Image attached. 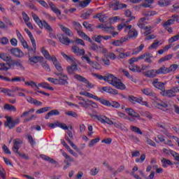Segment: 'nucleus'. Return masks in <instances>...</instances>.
<instances>
[{
    "label": "nucleus",
    "instance_id": "obj_1",
    "mask_svg": "<svg viewBox=\"0 0 179 179\" xmlns=\"http://www.w3.org/2000/svg\"><path fill=\"white\" fill-rule=\"evenodd\" d=\"M95 76H96L99 80H105V82H108L109 85H112V86H114L116 89H120V90H124L125 89V85L121 82V80L118 79L113 74L108 73L105 76L96 74Z\"/></svg>",
    "mask_w": 179,
    "mask_h": 179
},
{
    "label": "nucleus",
    "instance_id": "obj_2",
    "mask_svg": "<svg viewBox=\"0 0 179 179\" xmlns=\"http://www.w3.org/2000/svg\"><path fill=\"white\" fill-rule=\"evenodd\" d=\"M80 96H85V97H88L89 99H93L94 100H96V101L100 102L101 104H103V106H106L107 107H111L110 101H107L103 98H99V96L96 95H93V94H91L86 91H83V92H80Z\"/></svg>",
    "mask_w": 179,
    "mask_h": 179
},
{
    "label": "nucleus",
    "instance_id": "obj_3",
    "mask_svg": "<svg viewBox=\"0 0 179 179\" xmlns=\"http://www.w3.org/2000/svg\"><path fill=\"white\" fill-rule=\"evenodd\" d=\"M32 17L36 23L38 24V26L40 27V29L44 28L48 30V31H52V28L48 23L45 22V20L41 21V20H40V17H38V16L35 13H32Z\"/></svg>",
    "mask_w": 179,
    "mask_h": 179
},
{
    "label": "nucleus",
    "instance_id": "obj_4",
    "mask_svg": "<svg viewBox=\"0 0 179 179\" xmlns=\"http://www.w3.org/2000/svg\"><path fill=\"white\" fill-rule=\"evenodd\" d=\"M73 24L74 26V29L76 30L80 37L83 38V40L89 41V43H92V38H90V37H89L85 32L82 31V25L80 24V23L74 22Z\"/></svg>",
    "mask_w": 179,
    "mask_h": 179
},
{
    "label": "nucleus",
    "instance_id": "obj_5",
    "mask_svg": "<svg viewBox=\"0 0 179 179\" xmlns=\"http://www.w3.org/2000/svg\"><path fill=\"white\" fill-rule=\"evenodd\" d=\"M5 118L6 121L4 122V127L9 128V129H13V128L20 122L19 117H16L14 120L12 117L10 116H6Z\"/></svg>",
    "mask_w": 179,
    "mask_h": 179
},
{
    "label": "nucleus",
    "instance_id": "obj_6",
    "mask_svg": "<svg viewBox=\"0 0 179 179\" xmlns=\"http://www.w3.org/2000/svg\"><path fill=\"white\" fill-rule=\"evenodd\" d=\"M156 101H154L153 104L155 107L157 108H159V110H162V111H167L170 108V105H169V103L167 101H164L160 99H155Z\"/></svg>",
    "mask_w": 179,
    "mask_h": 179
},
{
    "label": "nucleus",
    "instance_id": "obj_7",
    "mask_svg": "<svg viewBox=\"0 0 179 179\" xmlns=\"http://www.w3.org/2000/svg\"><path fill=\"white\" fill-rule=\"evenodd\" d=\"M24 31L27 33V34H28V36L31 40L32 47H33V48L29 49V52L31 54H36V50H37V45L36 44V39H34V36H33V34H31L30 30H29V29L25 28Z\"/></svg>",
    "mask_w": 179,
    "mask_h": 179
},
{
    "label": "nucleus",
    "instance_id": "obj_8",
    "mask_svg": "<svg viewBox=\"0 0 179 179\" xmlns=\"http://www.w3.org/2000/svg\"><path fill=\"white\" fill-rule=\"evenodd\" d=\"M176 22H178V15L173 14L171 17V18L166 20L163 24L164 29H167V27H170L172 24H174Z\"/></svg>",
    "mask_w": 179,
    "mask_h": 179
},
{
    "label": "nucleus",
    "instance_id": "obj_9",
    "mask_svg": "<svg viewBox=\"0 0 179 179\" xmlns=\"http://www.w3.org/2000/svg\"><path fill=\"white\" fill-rule=\"evenodd\" d=\"M55 75H57V76L59 78L58 79V83L59 85H68V80H69V78L68 76L65 75L63 73H55Z\"/></svg>",
    "mask_w": 179,
    "mask_h": 179
},
{
    "label": "nucleus",
    "instance_id": "obj_10",
    "mask_svg": "<svg viewBox=\"0 0 179 179\" xmlns=\"http://www.w3.org/2000/svg\"><path fill=\"white\" fill-rule=\"evenodd\" d=\"M128 36L129 38H135L136 37H138V31L136 29L132 28V25H128L126 27V29H124V31H128Z\"/></svg>",
    "mask_w": 179,
    "mask_h": 179
},
{
    "label": "nucleus",
    "instance_id": "obj_11",
    "mask_svg": "<svg viewBox=\"0 0 179 179\" xmlns=\"http://www.w3.org/2000/svg\"><path fill=\"white\" fill-rule=\"evenodd\" d=\"M23 144V141H22L20 138H15L13 141V151L14 153H19V149H20V147Z\"/></svg>",
    "mask_w": 179,
    "mask_h": 179
},
{
    "label": "nucleus",
    "instance_id": "obj_12",
    "mask_svg": "<svg viewBox=\"0 0 179 179\" xmlns=\"http://www.w3.org/2000/svg\"><path fill=\"white\" fill-rule=\"evenodd\" d=\"M57 38L62 44H64V45H69L71 44V41L69 38L66 36L64 34H57Z\"/></svg>",
    "mask_w": 179,
    "mask_h": 179
},
{
    "label": "nucleus",
    "instance_id": "obj_13",
    "mask_svg": "<svg viewBox=\"0 0 179 179\" xmlns=\"http://www.w3.org/2000/svg\"><path fill=\"white\" fill-rule=\"evenodd\" d=\"M164 85L165 84L164 83L159 82L157 79H155L152 82V85L154 86V87H156V89H159V90H161L163 92H166V87H164Z\"/></svg>",
    "mask_w": 179,
    "mask_h": 179
},
{
    "label": "nucleus",
    "instance_id": "obj_14",
    "mask_svg": "<svg viewBox=\"0 0 179 179\" xmlns=\"http://www.w3.org/2000/svg\"><path fill=\"white\" fill-rule=\"evenodd\" d=\"M29 62H31V64H38V62L41 64V62H43V61H44V57L41 56L31 57L29 55Z\"/></svg>",
    "mask_w": 179,
    "mask_h": 179
},
{
    "label": "nucleus",
    "instance_id": "obj_15",
    "mask_svg": "<svg viewBox=\"0 0 179 179\" xmlns=\"http://www.w3.org/2000/svg\"><path fill=\"white\" fill-rule=\"evenodd\" d=\"M141 92L145 96H150V97H154V99H157L156 93L152 90L150 88H144L141 90Z\"/></svg>",
    "mask_w": 179,
    "mask_h": 179
},
{
    "label": "nucleus",
    "instance_id": "obj_16",
    "mask_svg": "<svg viewBox=\"0 0 179 179\" xmlns=\"http://www.w3.org/2000/svg\"><path fill=\"white\" fill-rule=\"evenodd\" d=\"M71 51L72 52L76 54V55H78L79 57L84 55L86 52V51H85L84 49H80L79 47L76 45L72 46Z\"/></svg>",
    "mask_w": 179,
    "mask_h": 179
},
{
    "label": "nucleus",
    "instance_id": "obj_17",
    "mask_svg": "<svg viewBox=\"0 0 179 179\" xmlns=\"http://www.w3.org/2000/svg\"><path fill=\"white\" fill-rule=\"evenodd\" d=\"M10 52L12 55H13L14 57H17V58H20L23 57V55H24V53H23L22 50H20V49L17 48H13L10 49Z\"/></svg>",
    "mask_w": 179,
    "mask_h": 179
},
{
    "label": "nucleus",
    "instance_id": "obj_18",
    "mask_svg": "<svg viewBox=\"0 0 179 179\" xmlns=\"http://www.w3.org/2000/svg\"><path fill=\"white\" fill-rule=\"evenodd\" d=\"M26 100L28 103H30V104H34V106H43V103L36 99H34L31 96H27L26 98Z\"/></svg>",
    "mask_w": 179,
    "mask_h": 179
},
{
    "label": "nucleus",
    "instance_id": "obj_19",
    "mask_svg": "<svg viewBox=\"0 0 179 179\" xmlns=\"http://www.w3.org/2000/svg\"><path fill=\"white\" fill-rule=\"evenodd\" d=\"M125 111L130 117H133L134 118H141V115L132 108H126Z\"/></svg>",
    "mask_w": 179,
    "mask_h": 179
},
{
    "label": "nucleus",
    "instance_id": "obj_20",
    "mask_svg": "<svg viewBox=\"0 0 179 179\" xmlns=\"http://www.w3.org/2000/svg\"><path fill=\"white\" fill-rule=\"evenodd\" d=\"M52 62L55 65L57 71H58L59 72H62L63 71L62 66H61V64L58 62L57 57H55V56L54 55L52 56Z\"/></svg>",
    "mask_w": 179,
    "mask_h": 179
},
{
    "label": "nucleus",
    "instance_id": "obj_21",
    "mask_svg": "<svg viewBox=\"0 0 179 179\" xmlns=\"http://www.w3.org/2000/svg\"><path fill=\"white\" fill-rule=\"evenodd\" d=\"M41 159H43V160H45V162H48L49 163H51L52 164H55L57 166L58 164V162L55 161L54 159L45 155H40Z\"/></svg>",
    "mask_w": 179,
    "mask_h": 179
},
{
    "label": "nucleus",
    "instance_id": "obj_22",
    "mask_svg": "<svg viewBox=\"0 0 179 179\" xmlns=\"http://www.w3.org/2000/svg\"><path fill=\"white\" fill-rule=\"evenodd\" d=\"M145 76H146V78H156V76H157V69H151L145 71Z\"/></svg>",
    "mask_w": 179,
    "mask_h": 179
},
{
    "label": "nucleus",
    "instance_id": "obj_23",
    "mask_svg": "<svg viewBox=\"0 0 179 179\" xmlns=\"http://www.w3.org/2000/svg\"><path fill=\"white\" fill-rule=\"evenodd\" d=\"M90 117L94 120H97V121H99V122H101V124H104V119L106 118L105 115H92L89 114Z\"/></svg>",
    "mask_w": 179,
    "mask_h": 179
},
{
    "label": "nucleus",
    "instance_id": "obj_24",
    "mask_svg": "<svg viewBox=\"0 0 179 179\" xmlns=\"http://www.w3.org/2000/svg\"><path fill=\"white\" fill-rule=\"evenodd\" d=\"M41 52H42V55H43L45 59H48V61H52V57L50 55V52H48L47 50H45V48L43 47L41 49Z\"/></svg>",
    "mask_w": 179,
    "mask_h": 179
},
{
    "label": "nucleus",
    "instance_id": "obj_25",
    "mask_svg": "<svg viewBox=\"0 0 179 179\" xmlns=\"http://www.w3.org/2000/svg\"><path fill=\"white\" fill-rule=\"evenodd\" d=\"M134 19H135V17H131L130 19L127 20L124 23H121L119 25H117V30H119V31H121L122 29H127L128 26V23H129V22H131V20H134Z\"/></svg>",
    "mask_w": 179,
    "mask_h": 179
},
{
    "label": "nucleus",
    "instance_id": "obj_26",
    "mask_svg": "<svg viewBox=\"0 0 179 179\" xmlns=\"http://www.w3.org/2000/svg\"><path fill=\"white\" fill-rule=\"evenodd\" d=\"M76 71H78V65L75 63L67 67V72L69 75H73Z\"/></svg>",
    "mask_w": 179,
    "mask_h": 179
},
{
    "label": "nucleus",
    "instance_id": "obj_27",
    "mask_svg": "<svg viewBox=\"0 0 179 179\" xmlns=\"http://www.w3.org/2000/svg\"><path fill=\"white\" fill-rule=\"evenodd\" d=\"M59 27L61 30L66 34V36H69V37H72L73 36V33H72V31L69 29V28L66 27L64 25H59Z\"/></svg>",
    "mask_w": 179,
    "mask_h": 179
},
{
    "label": "nucleus",
    "instance_id": "obj_28",
    "mask_svg": "<svg viewBox=\"0 0 179 179\" xmlns=\"http://www.w3.org/2000/svg\"><path fill=\"white\" fill-rule=\"evenodd\" d=\"M102 90L106 93H109V94H118V91L111 88L110 87H102Z\"/></svg>",
    "mask_w": 179,
    "mask_h": 179
},
{
    "label": "nucleus",
    "instance_id": "obj_29",
    "mask_svg": "<svg viewBox=\"0 0 179 179\" xmlns=\"http://www.w3.org/2000/svg\"><path fill=\"white\" fill-rule=\"evenodd\" d=\"M164 96L166 97H176V90L175 88L173 87L171 90H168L165 92H164Z\"/></svg>",
    "mask_w": 179,
    "mask_h": 179
},
{
    "label": "nucleus",
    "instance_id": "obj_30",
    "mask_svg": "<svg viewBox=\"0 0 179 179\" xmlns=\"http://www.w3.org/2000/svg\"><path fill=\"white\" fill-rule=\"evenodd\" d=\"M49 5H50L51 10H52V12L54 13H55V15L57 16V17L61 16V10H59L58 8H57V6H55V5L52 3H50Z\"/></svg>",
    "mask_w": 179,
    "mask_h": 179
},
{
    "label": "nucleus",
    "instance_id": "obj_31",
    "mask_svg": "<svg viewBox=\"0 0 179 179\" xmlns=\"http://www.w3.org/2000/svg\"><path fill=\"white\" fill-rule=\"evenodd\" d=\"M157 75H166V73H169V68L165 66H161L159 69H157Z\"/></svg>",
    "mask_w": 179,
    "mask_h": 179
},
{
    "label": "nucleus",
    "instance_id": "obj_32",
    "mask_svg": "<svg viewBox=\"0 0 179 179\" xmlns=\"http://www.w3.org/2000/svg\"><path fill=\"white\" fill-rule=\"evenodd\" d=\"M94 17H96L99 19V22H101L102 23H106V22L108 20L107 16L103 13H99L96 15H94Z\"/></svg>",
    "mask_w": 179,
    "mask_h": 179
},
{
    "label": "nucleus",
    "instance_id": "obj_33",
    "mask_svg": "<svg viewBox=\"0 0 179 179\" xmlns=\"http://www.w3.org/2000/svg\"><path fill=\"white\" fill-rule=\"evenodd\" d=\"M52 115H59V111L57 109L52 110L45 115V120H49V118L52 117Z\"/></svg>",
    "mask_w": 179,
    "mask_h": 179
},
{
    "label": "nucleus",
    "instance_id": "obj_34",
    "mask_svg": "<svg viewBox=\"0 0 179 179\" xmlns=\"http://www.w3.org/2000/svg\"><path fill=\"white\" fill-rule=\"evenodd\" d=\"M3 94H7L9 97H15V90L4 88L3 91H1Z\"/></svg>",
    "mask_w": 179,
    "mask_h": 179
},
{
    "label": "nucleus",
    "instance_id": "obj_35",
    "mask_svg": "<svg viewBox=\"0 0 179 179\" xmlns=\"http://www.w3.org/2000/svg\"><path fill=\"white\" fill-rule=\"evenodd\" d=\"M113 6H115V10H118V9H124L128 6L125 3H120V1H116L115 3H113Z\"/></svg>",
    "mask_w": 179,
    "mask_h": 179
},
{
    "label": "nucleus",
    "instance_id": "obj_36",
    "mask_svg": "<svg viewBox=\"0 0 179 179\" xmlns=\"http://www.w3.org/2000/svg\"><path fill=\"white\" fill-rule=\"evenodd\" d=\"M129 69L132 72H142V70L141 69V66L136 64H130L129 66Z\"/></svg>",
    "mask_w": 179,
    "mask_h": 179
},
{
    "label": "nucleus",
    "instance_id": "obj_37",
    "mask_svg": "<svg viewBox=\"0 0 179 179\" xmlns=\"http://www.w3.org/2000/svg\"><path fill=\"white\" fill-rule=\"evenodd\" d=\"M41 65L44 71H45L46 72H51V68H50V64L47 63V61L44 62V60H42V62H41Z\"/></svg>",
    "mask_w": 179,
    "mask_h": 179
},
{
    "label": "nucleus",
    "instance_id": "obj_38",
    "mask_svg": "<svg viewBox=\"0 0 179 179\" xmlns=\"http://www.w3.org/2000/svg\"><path fill=\"white\" fill-rule=\"evenodd\" d=\"M113 125L115 127V128H117V129H120V131H124V132H127L128 131V129L124 126V124L116 122H114Z\"/></svg>",
    "mask_w": 179,
    "mask_h": 179
},
{
    "label": "nucleus",
    "instance_id": "obj_39",
    "mask_svg": "<svg viewBox=\"0 0 179 179\" xmlns=\"http://www.w3.org/2000/svg\"><path fill=\"white\" fill-rule=\"evenodd\" d=\"M161 162L162 163V167H164V169H167L169 166H171V164H173V163H171V161L166 158H162Z\"/></svg>",
    "mask_w": 179,
    "mask_h": 179
},
{
    "label": "nucleus",
    "instance_id": "obj_40",
    "mask_svg": "<svg viewBox=\"0 0 179 179\" xmlns=\"http://www.w3.org/2000/svg\"><path fill=\"white\" fill-rule=\"evenodd\" d=\"M145 48V44L142 43L133 50L132 55H138Z\"/></svg>",
    "mask_w": 179,
    "mask_h": 179
},
{
    "label": "nucleus",
    "instance_id": "obj_41",
    "mask_svg": "<svg viewBox=\"0 0 179 179\" xmlns=\"http://www.w3.org/2000/svg\"><path fill=\"white\" fill-rule=\"evenodd\" d=\"M161 45L162 43H160V41L155 40V42L148 47V50H157V48H159V46Z\"/></svg>",
    "mask_w": 179,
    "mask_h": 179
},
{
    "label": "nucleus",
    "instance_id": "obj_42",
    "mask_svg": "<svg viewBox=\"0 0 179 179\" xmlns=\"http://www.w3.org/2000/svg\"><path fill=\"white\" fill-rule=\"evenodd\" d=\"M153 29V27L152 26H146L144 27L145 32H143V34L145 37H148L149 34H152V29Z\"/></svg>",
    "mask_w": 179,
    "mask_h": 179
},
{
    "label": "nucleus",
    "instance_id": "obj_43",
    "mask_svg": "<svg viewBox=\"0 0 179 179\" xmlns=\"http://www.w3.org/2000/svg\"><path fill=\"white\" fill-rule=\"evenodd\" d=\"M129 101L133 104H135V103H141V101H142V99H138L134 96H129Z\"/></svg>",
    "mask_w": 179,
    "mask_h": 179
},
{
    "label": "nucleus",
    "instance_id": "obj_44",
    "mask_svg": "<svg viewBox=\"0 0 179 179\" xmlns=\"http://www.w3.org/2000/svg\"><path fill=\"white\" fill-rule=\"evenodd\" d=\"M4 110L6 111H16V107L13 106V105H10L9 103H5L4 104Z\"/></svg>",
    "mask_w": 179,
    "mask_h": 179
},
{
    "label": "nucleus",
    "instance_id": "obj_45",
    "mask_svg": "<svg viewBox=\"0 0 179 179\" xmlns=\"http://www.w3.org/2000/svg\"><path fill=\"white\" fill-rule=\"evenodd\" d=\"M14 92H18V96H20V97H25L26 94H24V92H26L25 89H22V88H19V87H16Z\"/></svg>",
    "mask_w": 179,
    "mask_h": 179
},
{
    "label": "nucleus",
    "instance_id": "obj_46",
    "mask_svg": "<svg viewBox=\"0 0 179 179\" xmlns=\"http://www.w3.org/2000/svg\"><path fill=\"white\" fill-rule=\"evenodd\" d=\"M92 2V0H84L79 2V6L80 8H86V6H89V4Z\"/></svg>",
    "mask_w": 179,
    "mask_h": 179
},
{
    "label": "nucleus",
    "instance_id": "obj_47",
    "mask_svg": "<svg viewBox=\"0 0 179 179\" xmlns=\"http://www.w3.org/2000/svg\"><path fill=\"white\" fill-rule=\"evenodd\" d=\"M171 58H173V55H166L164 57H162L159 61V64H162V62H166V61H170V59H171Z\"/></svg>",
    "mask_w": 179,
    "mask_h": 179
},
{
    "label": "nucleus",
    "instance_id": "obj_48",
    "mask_svg": "<svg viewBox=\"0 0 179 179\" xmlns=\"http://www.w3.org/2000/svg\"><path fill=\"white\" fill-rule=\"evenodd\" d=\"M171 1H170V0H159L158 1V5H159V6H169V5L170 4Z\"/></svg>",
    "mask_w": 179,
    "mask_h": 179
},
{
    "label": "nucleus",
    "instance_id": "obj_49",
    "mask_svg": "<svg viewBox=\"0 0 179 179\" xmlns=\"http://www.w3.org/2000/svg\"><path fill=\"white\" fill-rule=\"evenodd\" d=\"M99 142H100V138H96L95 139H92L90 141V143H88V146L89 148H93V146H94V145H96V143H99Z\"/></svg>",
    "mask_w": 179,
    "mask_h": 179
},
{
    "label": "nucleus",
    "instance_id": "obj_50",
    "mask_svg": "<svg viewBox=\"0 0 179 179\" xmlns=\"http://www.w3.org/2000/svg\"><path fill=\"white\" fill-rule=\"evenodd\" d=\"M56 127H59V128H62V129H65L66 131H68V129H69V128L68 127V126H66V124L65 123H61L59 122H57L55 123Z\"/></svg>",
    "mask_w": 179,
    "mask_h": 179
},
{
    "label": "nucleus",
    "instance_id": "obj_51",
    "mask_svg": "<svg viewBox=\"0 0 179 179\" xmlns=\"http://www.w3.org/2000/svg\"><path fill=\"white\" fill-rule=\"evenodd\" d=\"M92 12L93 11H92V10H90L86 13H83L80 17L82 19H84V20H86V19H89V17H90V15H92Z\"/></svg>",
    "mask_w": 179,
    "mask_h": 179
},
{
    "label": "nucleus",
    "instance_id": "obj_52",
    "mask_svg": "<svg viewBox=\"0 0 179 179\" xmlns=\"http://www.w3.org/2000/svg\"><path fill=\"white\" fill-rule=\"evenodd\" d=\"M0 58L3 59V61H6V62L7 61H9V59H11L10 56L6 53H1Z\"/></svg>",
    "mask_w": 179,
    "mask_h": 179
},
{
    "label": "nucleus",
    "instance_id": "obj_53",
    "mask_svg": "<svg viewBox=\"0 0 179 179\" xmlns=\"http://www.w3.org/2000/svg\"><path fill=\"white\" fill-rule=\"evenodd\" d=\"M155 2V0H145L144 3L142 4L143 8H150V5Z\"/></svg>",
    "mask_w": 179,
    "mask_h": 179
},
{
    "label": "nucleus",
    "instance_id": "obj_54",
    "mask_svg": "<svg viewBox=\"0 0 179 179\" xmlns=\"http://www.w3.org/2000/svg\"><path fill=\"white\" fill-rule=\"evenodd\" d=\"M50 110H51L50 107L41 108L36 110V114H43V113H47V111H50Z\"/></svg>",
    "mask_w": 179,
    "mask_h": 179
},
{
    "label": "nucleus",
    "instance_id": "obj_55",
    "mask_svg": "<svg viewBox=\"0 0 179 179\" xmlns=\"http://www.w3.org/2000/svg\"><path fill=\"white\" fill-rule=\"evenodd\" d=\"M130 129L131 131H132L133 132H136V134H138V135H142V131H141V129H139L137 127L135 126H131L130 127Z\"/></svg>",
    "mask_w": 179,
    "mask_h": 179
},
{
    "label": "nucleus",
    "instance_id": "obj_56",
    "mask_svg": "<svg viewBox=\"0 0 179 179\" xmlns=\"http://www.w3.org/2000/svg\"><path fill=\"white\" fill-rule=\"evenodd\" d=\"M119 58L120 59H124V58H127L128 57H131V52H120L118 55Z\"/></svg>",
    "mask_w": 179,
    "mask_h": 179
},
{
    "label": "nucleus",
    "instance_id": "obj_57",
    "mask_svg": "<svg viewBox=\"0 0 179 179\" xmlns=\"http://www.w3.org/2000/svg\"><path fill=\"white\" fill-rule=\"evenodd\" d=\"M151 58H153V55L150 53H145V62H148V64H152Z\"/></svg>",
    "mask_w": 179,
    "mask_h": 179
},
{
    "label": "nucleus",
    "instance_id": "obj_58",
    "mask_svg": "<svg viewBox=\"0 0 179 179\" xmlns=\"http://www.w3.org/2000/svg\"><path fill=\"white\" fill-rule=\"evenodd\" d=\"M103 33H108L109 34H111V33H113V31H114L115 28L114 27H108L106 25V29H102Z\"/></svg>",
    "mask_w": 179,
    "mask_h": 179
},
{
    "label": "nucleus",
    "instance_id": "obj_59",
    "mask_svg": "<svg viewBox=\"0 0 179 179\" xmlns=\"http://www.w3.org/2000/svg\"><path fill=\"white\" fill-rule=\"evenodd\" d=\"M25 86H31L32 89H34V87L37 86V83H36V82L33 80H29V81L25 82Z\"/></svg>",
    "mask_w": 179,
    "mask_h": 179
},
{
    "label": "nucleus",
    "instance_id": "obj_60",
    "mask_svg": "<svg viewBox=\"0 0 179 179\" xmlns=\"http://www.w3.org/2000/svg\"><path fill=\"white\" fill-rule=\"evenodd\" d=\"M0 71H8L9 69V65H8V63L7 64H5V63H0Z\"/></svg>",
    "mask_w": 179,
    "mask_h": 179
},
{
    "label": "nucleus",
    "instance_id": "obj_61",
    "mask_svg": "<svg viewBox=\"0 0 179 179\" xmlns=\"http://www.w3.org/2000/svg\"><path fill=\"white\" fill-rule=\"evenodd\" d=\"M90 65L94 69H101V65L97 63V62H92Z\"/></svg>",
    "mask_w": 179,
    "mask_h": 179
},
{
    "label": "nucleus",
    "instance_id": "obj_62",
    "mask_svg": "<svg viewBox=\"0 0 179 179\" xmlns=\"http://www.w3.org/2000/svg\"><path fill=\"white\" fill-rule=\"evenodd\" d=\"M178 40H179V33L178 34L173 36L171 38H169V43L173 44V43H175V41H178Z\"/></svg>",
    "mask_w": 179,
    "mask_h": 179
},
{
    "label": "nucleus",
    "instance_id": "obj_63",
    "mask_svg": "<svg viewBox=\"0 0 179 179\" xmlns=\"http://www.w3.org/2000/svg\"><path fill=\"white\" fill-rule=\"evenodd\" d=\"M89 101V99H85L83 101H80L78 103V104H80V106H81V107H83L84 108H87L89 107V105L87 104Z\"/></svg>",
    "mask_w": 179,
    "mask_h": 179
},
{
    "label": "nucleus",
    "instance_id": "obj_64",
    "mask_svg": "<svg viewBox=\"0 0 179 179\" xmlns=\"http://www.w3.org/2000/svg\"><path fill=\"white\" fill-rule=\"evenodd\" d=\"M171 155L174 157L175 160L179 162V154L176 152V151L170 150Z\"/></svg>",
    "mask_w": 179,
    "mask_h": 179
}]
</instances>
